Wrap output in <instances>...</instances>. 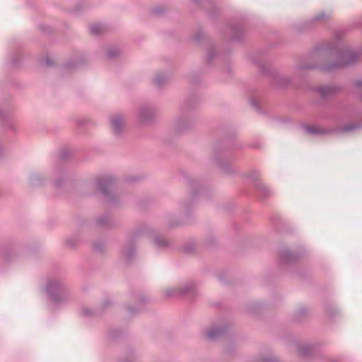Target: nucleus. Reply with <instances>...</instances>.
<instances>
[{
  "instance_id": "nucleus-26",
  "label": "nucleus",
  "mask_w": 362,
  "mask_h": 362,
  "mask_svg": "<svg viewBox=\"0 0 362 362\" xmlns=\"http://www.w3.org/2000/svg\"><path fill=\"white\" fill-rule=\"evenodd\" d=\"M253 105H256V103L254 101H252Z\"/></svg>"
},
{
  "instance_id": "nucleus-7",
  "label": "nucleus",
  "mask_w": 362,
  "mask_h": 362,
  "mask_svg": "<svg viewBox=\"0 0 362 362\" xmlns=\"http://www.w3.org/2000/svg\"><path fill=\"white\" fill-rule=\"evenodd\" d=\"M338 90L337 88L332 85H324L319 86L317 91L322 97H327Z\"/></svg>"
},
{
  "instance_id": "nucleus-16",
  "label": "nucleus",
  "mask_w": 362,
  "mask_h": 362,
  "mask_svg": "<svg viewBox=\"0 0 362 362\" xmlns=\"http://www.w3.org/2000/svg\"><path fill=\"white\" fill-rule=\"evenodd\" d=\"M153 241L158 247H165L168 245V240L160 236H156Z\"/></svg>"
},
{
  "instance_id": "nucleus-20",
  "label": "nucleus",
  "mask_w": 362,
  "mask_h": 362,
  "mask_svg": "<svg viewBox=\"0 0 362 362\" xmlns=\"http://www.w3.org/2000/svg\"><path fill=\"white\" fill-rule=\"evenodd\" d=\"M357 127H358V126L355 125V124L348 125V126H346V127H343L341 131L342 132H349V131H351L352 129H356Z\"/></svg>"
},
{
  "instance_id": "nucleus-10",
  "label": "nucleus",
  "mask_w": 362,
  "mask_h": 362,
  "mask_svg": "<svg viewBox=\"0 0 362 362\" xmlns=\"http://www.w3.org/2000/svg\"><path fill=\"white\" fill-rule=\"evenodd\" d=\"M52 179L57 187L61 186V181L64 179V171L61 169L55 170L52 173Z\"/></svg>"
},
{
  "instance_id": "nucleus-21",
  "label": "nucleus",
  "mask_w": 362,
  "mask_h": 362,
  "mask_svg": "<svg viewBox=\"0 0 362 362\" xmlns=\"http://www.w3.org/2000/svg\"><path fill=\"white\" fill-rule=\"evenodd\" d=\"M83 314L86 316H90L93 314V311L87 308H84L82 310Z\"/></svg>"
},
{
  "instance_id": "nucleus-22",
  "label": "nucleus",
  "mask_w": 362,
  "mask_h": 362,
  "mask_svg": "<svg viewBox=\"0 0 362 362\" xmlns=\"http://www.w3.org/2000/svg\"><path fill=\"white\" fill-rule=\"evenodd\" d=\"M293 257V255L290 253H285L283 255L282 258L285 261H288Z\"/></svg>"
},
{
  "instance_id": "nucleus-3",
  "label": "nucleus",
  "mask_w": 362,
  "mask_h": 362,
  "mask_svg": "<svg viewBox=\"0 0 362 362\" xmlns=\"http://www.w3.org/2000/svg\"><path fill=\"white\" fill-rule=\"evenodd\" d=\"M110 123L112 132L115 135H120L124 128V117L121 113L114 114L110 118Z\"/></svg>"
},
{
  "instance_id": "nucleus-15",
  "label": "nucleus",
  "mask_w": 362,
  "mask_h": 362,
  "mask_svg": "<svg viewBox=\"0 0 362 362\" xmlns=\"http://www.w3.org/2000/svg\"><path fill=\"white\" fill-rule=\"evenodd\" d=\"M120 54V51L118 48L112 47H108L106 50V56L107 58L112 59L118 57Z\"/></svg>"
},
{
  "instance_id": "nucleus-5",
  "label": "nucleus",
  "mask_w": 362,
  "mask_h": 362,
  "mask_svg": "<svg viewBox=\"0 0 362 362\" xmlns=\"http://www.w3.org/2000/svg\"><path fill=\"white\" fill-rule=\"evenodd\" d=\"M155 115V110L153 107L144 106L139 108L137 117L140 123L146 124L151 121Z\"/></svg>"
},
{
  "instance_id": "nucleus-4",
  "label": "nucleus",
  "mask_w": 362,
  "mask_h": 362,
  "mask_svg": "<svg viewBox=\"0 0 362 362\" xmlns=\"http://www.w3.org/2000/svg\"><path fill=\"white\" fill-rule=\"evenodd\" d=\"M114 180L110 176H105L98 178L96 187L104 195H108L114 187Z\"/></svg>"
},
{
  "instance_id": "nucleus-13",
  "label": "nucleus",
  "mask_w": 362,
  "mask_h": 362,
  "mask_svg": "<svg viewBox=\"0 0 362 362\" xmlns=\"http://www.w3.org/2000/svg\"><path fill=\"white\" fill-rule=\"evenodd\" d=\"M305 129L308 134H315H315H322L326 132V131L325 129H323L322 128H321L320 127H317V126L306 127L305 128Z\"/></svg>"
},
{
  "instance_id": "nucleus-19",
  "label": "nucleus",
  "mask_w": 362,
  "mask_h": 362,
  "mask_svg": "<svg viewBox=\"0 0 362 362\" xmlns=\"http://www.w3.org/2000/svg\"><path fill=\"white\" fill-rule=\"evenodd\" d=\"M329 17V15L326 14L325 12H321L314 17V20L315 21H322L325 18H328Z\"/></svg>"
},
{
  "instance_id": "nucleus-8",
  "label": "nucleus",
  "mask_w": 362,
  "mask_h": 362,
  "mask_svg": "<svg viewBox=\"0 0 362 362\" xmlns=\"http://www.w3.org/2000/svg\"><path fill=\"white\" fill-rule=\"evenodd\" d=\"M179 295L192 293L195 289V284L193 282H185L178 286Z\"/></svg>"
},
{
  "instance_id": "nucleus-6",
  "label": "nucleus",
  "mask_w": 362,
  "mask_h": 362,
  "mask_svg": "<svg viewBox=\"0 0 362 362\" xmlns=\"http://www.w3.org/2000/svg\"><path fill=\"white\" fill-rule=\"evenodd\" d=\"M192 121L189 118L184 116H179L174 121V127L178 132L183 131L190 127Z\"/></svg>"
},
{
  "instance_id": "nucleus-18",
  "label": "nucleus",
  "mask_w": 362,
  "mask_h": 362,
  "mask_svg": "<svg viewBox=\"0 0 362 362\" xmlns=\"http://www.w3.org/2000/svg\"><path fill=\"white\" fill-rule=\"evenodd\" d=\"M167 77L164 74H158L155 76L153 78V82L157 86H160L164 81H165Z\"/></svg>"
},
{
  "instance_id": "nucleus-14",
  "label": "nucleus",
  "mask_w": 362,
  "mask_h": 362,
  "mask_svg": "<svg viewBox=\"0 0 362 362\" xmlns=\"http://www.w3.org/2000/svg\"><path fill=\"white\" fill-rule=\"evenodd\" d=\"M134 252V248L132 245H129L128 247L123 249L122 255L127 260H130L133 257Z\"/></svg>"
},
{
  "instance_id": "nucleus-2",
  "label": "nucleus",
  "mask_w": 362,
  "mask_h": 362,
  "mask_svg": "<svg viewBox=\"0 0 362 362\" xmlns=\"http://www.w3.org/2000/svg\"><path fill=\"white\" fill-rule=\"evenodd\" d=\"M358 57V54L350 51L339 52L337 54V60L332 64L325 65L322 69L326 71H331L341 68L355 62Z\"/></svg>"
},
{
  "instance_id": "nucleus-27",
  "label": "nucleus",
  "mask_w": 362,
  "mask_h": 362,
  "mask_svg": "<svg viewBox=\"0 0 362 362\" xmlns=\"http://www.w3.org/2000/svg\"><path fill=\"white\" fill-rule=\"evenodd\" d=\"M208 58H209V59H211V56H210V55H209V56H208Z\"/></svg>"
},
{
  "instance_id": "nucleus-9",
  "label": "nucleus",
  "mask_w": 362,
  "mask_h": 362,
  "mask_svg": "<svg viewBox=\"0 0 362 362\" xmlns=\"http://www.w3.org/2000/svg\"><path fill=\"white\" fill-rule=\"evenodd\" d=\"M223 333V329L219 327H214L206 332V337L210 340H214L218 338Z\"/></svg>"
},
{
  "instance_id": "nucleus-17",
  "label": "nucleus",
  "mask_w": 362,
  "mask_h": 362,
  "mask_svg": "<svg viewBox=\"0 0 362 362\" xmlns=\"http://www.w3.org/2000/svg\"><path fill=\"white\" fill-rule=\"evenodd\" d=\"M103 28L101 25L95 23L90 26V32L93 34L98 35L103 32Z\"/></svg>"
},
{
  "instance_id": "nucleus-24",
  "label": "nucleus",
  "mask_w": 362,
  "mask_h": 362,
  "mask_svg": "<svg viewBox=\"0 0 362 362\" xmlns=\"http://www.w3.org/2000/svg\"><path fill=\"white\" fill-rule=\"evenodd\" d=\"M95 248L96 250H101V248L99 246H98L97 245H95Z\"/></svg>"
},
{
  "instance_id": "nucleus-23",
  "label": "nucleus",
  "mask_w": 362,
  "mask_h": 362,
  "mask_svg": "<svg viewBox=\"0 0 362 362\" xmlns=\"http://www.w3.org/2000/svg\"><path fill=\"white\" fill-rule=\"evenodd\" d=\"M180 207L181 209H182L183 210H187V209L188 208L187 206V204L185 202H183L181 204H180Z\"/></svg>"
},
{
  "instance_id": "nucleus-11",
  "label": "nucleus",
  "mask_w": 362,
  "mask_h": 362,
  "mask_svg": "<svg viewBox=\"0 0 362 362\" xmlns=\"http://www.w3.org/2000/svg\"><path fill=\"white\" fill-rule=\"evenodd\" d=\"M256 188L258 192L263 197H267L272 194L271 189L265 184L258 183L257 184Z\"/></svg>"
},
{
  "instance_id": "nucleus-1",
  "label": "nucleus",
  "mask_w": 362,
  "mask_h": 362,
  "mask_svg": "<svg viewBox=\"0 0 362 362\" xmlns=\"http://www.w3.org/2000/svg\"><path fill=\"white\" fill-rule=\"evenodd\" d=\"M45 290L49 303L53 306L64 305L71 298L68 287L63 282L58 280L49 281Z\"/></svg>"
},
{
  "instance_id": "nucleus-12",
  "label": "nucleus",
  "mask_w": 362,
  "mask_h": 362,
  "mask_svg": "<svg viewBox=\"0 0 362 362\" xmlns=\"http://www.w3.org/2000/svg\"><path fill=\"white\" fill-rule=\"evenodd\" d=\"M163 293L165 297H173L179 295V289L177 286H170L165 288Z\"/></svg>"
},
{
  "instance_id": "nucleus-25",
  "label": "nucleus",
  "mask_w": 362,
  "mask_h": 362,
  "mask_svg": "<svg viewBox=\"0 0 362 362\" xmlns=\"http://www.w3.org/2000/svg\"><path fill=\"white\" fill-rule=\"evenodd\" d=\"M357 86H362V83L361 82H357Z\"/></svg>"
}]
</instances>
